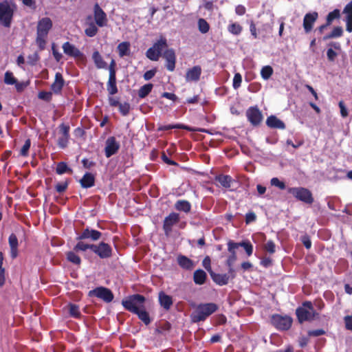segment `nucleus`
I'll return each instance as SVG.
<instances>
[{
    "instance_id": "1",
    "label": "nucleus",
    "mask_w": 352,
    "mask_h": 352,
    "mask_svg": "<svg viewBox=\"0 0 352 352\" xmlns=\"http://www.w3.org/2000/svg\"><path fill=\"white\" fill-rule=\"evenodd\" d=\"M52 27V20L45 17L38 21L37 25L36 43L40 50H43L47 43L49 31Z\"/></svg>"
},
{
    "instance_id": "2",
    "label": "nucleus",
    "mask_w": 352,
    "mask_h": 352,
    "mask_svg": "<svg viewBox=\"0 0 352 352\" xmlns=\"http://www.w3.org/2000/svg\"><path fill=\"white\" fill-rule=\"evenodd\" d=\"M218 306L213 302L199 304L191 314L193 322L204 321L208 316L214 313Z\"/></svg>"
},
{
    "instance_id": "3",
    "label": "nucleus",
    "mask_w": 352,
    "mask_h": 352,
    "mask_svg": "<svg viewBox=\"0 0 352 352\" xmlns=\"http://www.w3.org/2000/svg\"><path fill=\"white\" fill-rule=\"evenodd\" d=\"M14 8V5L10 1L0 2V24L6 28L10 26Z\"/></svg>"
},
{
    "instance_id": "4",
    "label": "nucleus",
    "mask_w": 352,
    "mask_h": 352,
    "mask_svg": "<svg viewBox=\"0 0 352 352\" xmlns=\"http://www.w3.org/2000/svg\"><path fill=\"white\" fill-rule=\"evenodd\" d=\"M145 298L140 294L129 296L122 301V305L128 311L132 313H138L140 309L144 308Z\"/></svg>"
},
{
    "instance_id": "5",
    "label": "nucleus",
    "mask_w": 352,
    "mask_h": 352,
    "mask_svg": "<svg viewBox=\"0 0 352 352\" xmlns=\"http://www.w3.org/2000/svg\"><path fill=\"white\" fill-rule=\"evenodd\" d=\"M167 45L166 39L161 37L146 51V55L147 58L153 61L158 60L162 56V51L167 47Z\"/></svg>"
},
{
    "instance_id": "6",
    "label": "nucleus",
    "mask_w": 352,
    "mask_h": 352,
    "mask_svg": "<svg viewBox=\"0 0 352 352\" xmlns=\"http://www.w3.org/2000/svg\"><path fill=\"white\" fill-rule=\"evenodd\" d=\"M316 313L312 304L309 301H306L302 306L296 309V315L300 322L313 320Z\"/></svg>"
},
{
    "instance_id": "7",
    "label": "nucleus",
    "mask_w": 352,
    "mask_h": 352,
    "mask_svg": "<svg viewBox=\"0 0 352 352\" xmlns=\"http://www.w3.org/2000/svg\"><path fill=\"white\" fill-rule=\"evenodd\" d=\"M288 192L292 194L297 199L306 204H311L314 202V198L311 191L305 188H289L288 189Z\"/></svg>"
},
{
    "instance_id": "8",
    "label": "nucleus",
    "mask_w": 352,
    "mask_h": 352,
    "mask_svg": "<svg viewBox=\"0 0 352 352\" xmlns=\"http://www.w3.org/2000/svg\"><path fill=\"white\" fill-rule=\"evenodd\" d=\"M228 251L230 252V255L228 256L226 260V265L228 267V272L230 274L231 277L233 278L235 276L234 270L233 268V265L237 259L236 256V250L237 245L236 242H234L232 240L228 241Z\"/></svg>"
},
{
    "instance_id": "9",
    "label": "nucleus",
    "mask_w": 352,
    "mask_h": 352,
    "mask_svg": "<svg viewBox=\"0 0 352 352\" xmlns=\"http://www.w3.org/2000/svg\"><path fill=\"white\" fill-rule=\"evenodd\" d=\"M88 295L90 297H97L106 302H110L113 299V294L111 291L104 287H98L94 289L90 290Z\"/></svg>"
},
{
    "instance_id": "10",
    "label": "nucleus",
    "mask_w": 352,
    "mask_h": 352,
    "mask_svg": "<svg viewBox=\"0 0 352 352\" xmlns=\"http://www.w3.org/2000/svg\"><path fill=\"white\" fill-rule=\"evenodd\" d=\"M272 323L278 329L287 330L292 326V319L289 316L274 315L272 317Z\"/></svg>"
},
{
    "instance_id": "11",
    "label": "nucleus",
    "mask_w": 352,
    "mask_h": 352,
    "mask_svg": "<svg viewBox=\"0 0 352 352\" xmlns=\"http://www.w3.org/2000/svg\"><path fill=\"white\" fill-rule=\"evenodd\" d=\"M115 67V61L112 60L109 70V77L107 82V91L110 95H114L118 92V88L116 85V71L114 69Z\"/></svg>"
},
{
    "instance_id": "12",
    "label": "nucleus",
    "mask_w": 352,
    "mask_h": 352,
    "mask_svg": "<svg viewBox=\"0 0 352 352\" xmlns=\"http://www.w3.org/2000/svg\"><path fill=\"white\" fill-rule=\"evenodd\" d=\"M93 248V252L100 258H107L112 255L111 247L104 242H101L98 245L94 244Z\"/></svg>"
},
{
    "instance_id": "13",
    "label": "nucleus",
    "mask_w": 352,
    "mask_h": 352,
    "mask_svg": "<svg viewBox=\"0 0 352 352\" xmlns=\"http://www.w3.org/2000/svg\"><path fill=\"white\" fill-rule=\"evenodd\" d=\"M94 16L96 24L100 27H105L107 25L108 19L107 14L100 7L98 3H96L94 7Z\"/></svg>"
},
{
    "instance_id": "14",
    "label": "nucleus",
    "mask_w": 352,
    "mask_h": 352,
    "mask_svg": "<svg viewBox=\"0 0 352 352\" xmlns=\"http://www.w3.org/2000/svg\"><path fill=\"white\" fill-rule=\"evenodd\" d=\"M58 145L59 147L64 148L67 146L69 138V126L64 123H62L58 126Z\"/></svg>"
},
{
    "instance_id": "15",
    "label": "nucleus",
    "mask_w": 352,
    "mask_h": 352,
    "mask_svg": "<svg viewBox=\"0 0 352 352\" xmlns=\"http://www.w3.org/2000/svg\"><path fill=\"white\" fill-rule=\"evenodd\" d=\"M120 143L116 140L114 137H109L106 140L105 144V156L110 157L113 155L116 154L120 148Z\"/></svg>"
},
{
    "instance_id": "16",
    "label": "nucleus",
    "mask_w": 352,
    "mask_h": 352,
    "mask_svg": "<svg viewBox=\"0 0 352 352\" xmlns=\"http://www.w3.org/2000/svg\"><path fill=\"white\" fill-rule=\"evenodd\" d=\"M162 56L166 61V67L170 72L174 71L175 68L176 56L174 50L167 49L162 54Z\"/></svg>"
},
{
    "instance_id": "17",
    "label": "nucleus",
    "mask_w": 352,
    "mask_h": 352,
    "mask_svg": "<svg viewBox=\"0 0 352 352\" xmlns=\"http://www.w3.org/2000/svg\"><path fill=\"white\" fill-rule=\"evenodd\" d=\"M101 236L102 233L100 232L87 228L82 230L81 234L77 237V239H90L91 241H96L99 240Z\"/></svg>"
},
{
    "instance_id": "18",
    "label": "nucleus",
    "mask_w": 352,
    "mask_h": 352,
    "mask_svg": "<svg viewBox=\"0 0 352 352\" xmlns=\"http://www.w3.org/2000/svg\"><path fill=\"white\" fill-rule=\"evenodd\" d=\"M179 220V215L175 212H171L167 216L164 221L163 228L166 235H168L172 230V227L177 223Z\"/></svg>"
},
{
    "instance_id": "19",
    "label": "nucleus",
    "mask_w": 352,
    "mask_h": 352,
    "mask_svg": "<svg viewBox=\"0 0 352 352\" xmlns=\"http://www.w3.org/2000/svg\"><path fill=\"white\" fill-rule=\"evenodd\" d=\"M62 48L64 53L67 56L75 58L84 57V54L77 47H76L75 45L69 42L64 43Z\"/></svg>"
},
{
    "instance_id": "20",
    "label": "nucleus",
    "mask_w": 352,
    "mask_h": 352,
    "mask_svg": "<svg viewBox=\"0 0 352 352\" xmlns=\"http://www.w3.org/2000/svg\"><path fill=\"white\" fill-rule=\"evenodd\" d=\"M248 120L253 124H258L263 118L261 112L256 107H251L247 111Z\"/></svg>"
},
{
    "instance_id": "21",
    "label": "nucleus",
    "mask_w": 352,
    "mask_h": 352,
    "mask_svg": "<svg viewBox=\"0 0 352 352\" xmlns=\"http://www.w3.org/2000/svg\"><path fill=\"white\" fill-rule=\"evenodd\" d=\"M318 17V14L316 12L307 13L305 14L303 19V28L305 32L308 33L311 30L313 25L315 21L317 20Z\"/></svg>"
},
{
    "instance_id": "22",
    "label": "nucleus",
    "mask_w": 352,
    "mask_h": 352,
    "mask_svg": "<svg viewBox=\"0 0 352 352\" xmlns=\"http://www.w3.org/2000/svg\"><path fill=\"white\" fill-rule=\"evenodd\" d=\"M201 74V67L196 65L187 70L185 78L186 82H197L199 80Z\"/></svg>"
},
{
    "instance_id": "23",
    "label": "nucleus",
    "mask_w": 352,
    "mask_h": 352,
    "mask_svg": "<svg viewBox=\"0 0 352 352\" xmlns=\"http://www.w3.org/2000/svg\"><path fill=\"white\" fill-rule=\"evenodd\" d=\"M343 13L346 14V30L349 32H352V1L344 8Z\"/></svg>"
},
{
    "instance_id": "24",
    "label": "nucleus",
    "mask_w": 352,
    "mask_h": 352,
    "mask_svg": "<svg viewBox=\"0 0 352 352\" xmlns=\"http://www.w3.org/2000/svg\"><path fill=\"white\" fill-rule=\"evenodd\" d=\"M8 243L10 248V256L15 258L18 256L19 242L16 236L11 234L8 238Z\"/></svg>"
},
{
    "instance_id": "25",
    "label": "nucleus",
    "mask_w": 352,
    "mask_h": 352,
    "mask_svg": "<svg viewBox=\"0 0 352 352\" xmlns=\"http://www.w3.org/2000/svg\"><path fill=\"white\" fill-rule=\"evenodd\" d=\"M211 278L219 285H225L228 283L230 276L226 274H217L211 272Z\"/></svg>"
},
{
    "instance_id": "26",
    "label": "nucleus",
    "mask_w": 352,
    "mask_h": 352,
    "mask_svg": "<svg viewBox=\"0 0 352 352\" xmlns=\"http://www.w3.org/2000/svg\"><path fill=\"white\" fill-rule=\"evenodd\" d=\"M159 302L160 305L166 310H168L173 305L172 297L163 292L159 293Z\"/></svg>"
},
{
    "instance_id": "27",
    "label": "nucleus",
    "mask_w": 352,
    "mask_h": 352,
    "mask_svg": "<svg viewBox=\"0 0 352 352\" xmlns=\"http://www.w3.org/2000/svg\"><path fill=\"white\" fill-rule=\"evenodd\" d=\"M64 85V80L61 74L56 73L55 75V80L51 86V89L55 94H59Z\"/></svg>"
},
{
    "instance_id": "28",
    "label": "nucleus",
    "mask_w": 352,
    "mask_h": 352,
    "mask_svg": "<svg viewBox=\"0 0 352 352\" xmlns=\"http://www.w3.org/2000/svg\"><path fill=\"white\" fill-rule=\"evenodd\" d=\"M215 180L218 182L221 186L225 188H230L232 186L234 179L227 175H219L216 176Z\"/></svg>"
},
{
    "instance_id": "29",
    "label": "nucleus",
    "mask_w": 352,
    "mask_h": 352,
    "mask_svg": "<svg viewBox=\"0 0 352 352\" xmlns=\"http://www.w3.org/2000/svg\"><path fill=\"white\" fill-rule=\"evenodd\" d=\"M266 124L271 128L280 129L285 128L284 122L274 116H271L267 119Z\"/></svg>"
},
{
    "instance_id": "30",
    "label": "nucleus",
    "mask_w": 352,
    "mask_h": 352,
    "mask_svg": "<svg viewBox=\"0 0 352 352\" xmlns=\"http://www.w3.org/2000/svg\"><path fill=\"white\" fill-rule=\"evenodd\" d=\"M92 59L95 65L98 69H106L107 67V63L103 60L102 56L98 51H95L92 54Z\"/></svg>"
},
{
    "instance_id": "31",
    "label": "nucleus",
    "mask_w": 352,
    "mask_h": 352,
    "mask_svg": "<svg viewBox=\"0 0 352 352\" xmlns=\"http://www.w3.org/2000/svg\"><path fill=\"white\" fill-rule=\"evenodd\" d=\"M177 262L179 266L185 270H192L194 267L192 261L185 256H179Z\"/></svg>"
},
{
    "instance_id": "32",
    "label": "nucleus",
    "mask_w": 352,
    "mask_h": 352,
    "mask_svg": "<svg viewBox=\"0 0 352 352\" xmlns=\"http://www.w3.org/2000/svg\"><path fill=\"white\" fill-rule=\"evenodd\" d=\"M80 182L82 187L88 188L94 185V177L91 173H87Z\"/></svg>"
},
{
    "instance_id": "33",
    "label": "nucleus",
    "mask_w": 352,
    "mask_h": 352,
    "mask_svg": "<svg viewBox=\"0 0 352 352\" xmlns=\"http://www.w3.org/2000/svg\"><path fill=\"white\" fill-rule=\"evenodd\" d=\"M175 208L177 210L188 213L190 211L191 205L188 201L178 200L175 204Z\"/></svg>"
},
{
    "instance_id": "34",
    "label": "nucleus",
    "mask_w": 352,
    "mask_h": 352,
    "mask_svg": "<svg viewBox=\"0 0 352 352\" xmlns=\"http://www.w3.org/2000/svg\"><path fill=\"white\" fill-rule=\"evenodd\" d=\"M207 275L202 270H197L194 272L193 279L196 284L202 285L205 283Z\"/></svg>"
},
{
    "instance_id": "35",
    "label": "nucleus",
    "mask_w": 352,
    "mask_h": 352,
    "mask_svg": "<svg viewBox=\"0 0 352 352\" xmlns=\"http://www.w3.org/2000/svg\"><path fill=\"white\" fill-rule=\"evenodd\" d=\"M118 53L120 57L127 56L130 52V44L129 42H122L118 46Z\"/></svg>"
},
{
    "instance_id": "36",
    "label": "nucleus",
    "mask_w": 352,
    "mask_h": 352,
    "mask_svg": "<svg viewBox=\"0 0 352 352\" xmlns=\"http://www.w3.org/2000/svg\"><path fill=\"white\" fill-rule=\"evenodd\" d=\"M153 87V85L151 83H148V84H146V85H143L138 90V96L140 98H144L146 96H147L151 93Z\"/></svg>"
},
{
    "instance_id": "37",
    "label": "nucleus",
    "mask_w": 352,
    "mask_h": 352,
    "mask_svg": "<svg viewBox=\"0 0 352 352\" xmlns=\"http://www.w3.org/2000/svg\"><path fill=\"white\" fill-rule=\"evenodd\" d=\"M97 25L93 22H91L88 26L85 29V34L89 37H93L96 36L98 32Z\"/></svg>"
},
{
    "instance_id": "38",
    "label": "nucleus",
    "mask_w": 352,
    "mask_h": 352,
    "mask_svg": "<svg viewBox=\"0 0 352 352\" xmlns=\"http://www.w3.org/2000/svg\"><path fill=\"white\" fill-rule=\"evenodd\" d=\"M94 245V244H89V243H85L83 241H79L74 246V250L76 252H78V251L85 252L87 250H91L93 251Z\"/></svg>"
},
{
    "instance_id": "39",
    "label": "nucleus",
    "mask_w": 352,
    "mask_h": 352,
    "mask_svg": "<svg viewBox=\"0 0 352 352\" xmlns=\"http://www.w3.org/2000/svg\"><path fill=\"white\" fill-rule=\"evenodd\" d=\"M236 244L237 245V249L239 247L243 248L248 256L252 254L253 246L249 241H242L239 243H236Z\"/></svg>"
},
{
    "instance_id": "40",
    "label": "nucleus",
    "mask_w": 352,
    "mask_h": 352,
    "mask_svg": "<svg viewBox=\"0 0 352 352\" xmlns=\"http://www.w3.org/2000/svg\"><path fill=\"white\" fill-rule=\"evenodd\" d=\"M343 30L341 27H336L333 28L331 34L324 36V40H327L332 38L340 37L342 35Z\"/></svg>"
},
{
    "instance_id": "41",
    "label": "nucleus",
    "mask_w": 352,
    "mask_h": 352,
    "mask_svg": "<svg viewBox=\"0 0 352 352\" xmlns=\"http://www.w3.org/2000/svg\"><path fill=\"white\" fill-rule=\"evenodd\" d=\"M138 316V318L144 322L146 324H148L150 323L151 320L149 318V316L148 313L145 311L144 307L140 309L139 311H138V313H135Z\"/></svg>"
},
{
    "instance_id": "42",
    "label": "nucleus",
    "mask_w": 352,
    "mask_h": 352,
    "mask_svg": "<svg viewBox=\"0 0 352 352\" xmlns=\"http://www.w3.org/2000/svg\"><path fill=\"white\" fill-rule=\"evenodd\" d=\"M273 74V69L271 66L267 65L262 67L261 70V77L264 80H268Z\"/></svg>"
},
{
    "instance_id": "43",
    "label": "nucleus",
    "mask_w": 352,
    "mask_h": 352,
    "mask_svg": "<svg viewBox=\"0 0 352 352\" xmlns=\"http://www.w3.org/2000/svg\"><path fill=\"white\" fill-rule=\"evenodd\" d=\"M198 28L200 32L206 34L209 31L210 25L205 19H199L198 20Z\"/></svg>"
},
{
    "instance_id": "44",
    "label": "nucleus",
    "mask_w": 352,
    "mask_h": 352,
    "mask_svg": "<svg viewBox=\"0 0 352 352\" xmlns=\"http://www.w3.org/2000/svg\"><path fill=\"white\" fill-rule=\"evenodd\" d=\"M67 258L69 262H71L75 265H80L81 263V259L79 257V256L77 255L74 252H67Z\"/></svg>"
},
{
    "instance_id": "45",
    "label": "nucleus",
    "mask_w": 352,
    "mask_h": 352,
    "mask_svg": "<svg viewBox=\"0 0 352 352\" xmlns=\"http://www.w3.org/2000/svg\"><path fill=\"white\" fill-rule=\"evenodd\" d=\"M56 172L58 175H62L67 172H72V170L65 162H60L57 164Z\"/></svg>"
},
{
    "instance_id": "46",
    "label": "nucleus",
    "mask_w": 352,
    "mask_h": 352,
    "mask_svg": "<svg viewBox=\"0 0 352 352\" xmlns=\"http://www.w3.org/2000/svg\"><path fill=\"white\" fill-rule=\"evenodd\" d=\"M4 82L6 85H14L16 82V79L14 78L12 72L7 71L4 75Z\"/></svg>"
},
{
    "instance_id": "47",
    "label": "nucleus",
    "mask_w": 352,
    "mask_h": 352,
    "mask_svg": "<svg viewBox=\"0 0 352 352\" xmlns=\"http://www.w3.org/2000/svg\"><path fill=\"white\" fill-rule=\"evenodd\" d=\"M228 31L232 34L239 35L242 31V27L236 23H233L228 26Z\"/></svg>"
},
{
    "instance_id": "48",
    "label": "nucleus",
    "mask_w": 352,
    "mask_h": 352,
    "mask_svg": "<svg viewBox=\"0 0 352 352\" xmlns=\"http://www.w3.org/2000/svg\"><path fill=\"white\" fill-rule=\"evenodd\" d=\"M340 16V10L338 9H336L333 12H329L327 16V25H330L334 19H338Z\"/></svg>"
},
{
    "instance_id": "49",
    "label": "nucleus",
    "mask_w": 352,
    "mask_h": 352,
    "mask_svg": "<svg viewBox=\"0 0 352 352\" xmlns=\"http://www.w3.org/2000/svg\"><path fill=\"white\" fill-rule=\"evenodd\" d=\"M69 311L70 315L74 318H78L80 316L79 307L76 305L70 304L69 307Z\"/></svg>"
},
{
    "instance_id": "50",
    "label": "nucleus",
    "mask_w": 352,
    "mask_h": 352,
    "mask_svg": "<svg viewBox=\"0 0 352 352\" xmlns=\"http://www.w3.org/2000/svg\"><path fill=\"white\" fill-rule=\"evenodd\" d=\"M270 184L272 186H276L280 190H283L285 188V184L283 182L279 180L277 177H273L270 180Z\"/></svg>"
},
{
    "instance_id": "51",
    "label": "nucleus",
    "mask_w": 352,
    "mask_h": 352,
    "mask_svg": "<svg viewBox=\"0 0 352 352\" xmlns=\"http://www.w3.org/2000/svg\"><path fill=\"white\" fill-rule=\"evenodd\" d=\"M242 82V76L239 73H236L234 76L233 78V84L232 86L234 89H237L241 87Z\"/></svg>"
},
{
    "instance_id": "52",
    "label": "nucleus",
    "mask_w": 352,
    "mask_h": 352,
    "mask_svg": "<svg viewBox=\"0 0 352 352\" xmlns=\"http://www.w3.org/2000/svg\"><path fill=\"white\" fill-rule=\"evenodd\" d=\"M118 107L122 115L126 116L129 113L130 104L128 102L120 103Z\"/></svg>"
},
{
    "instance_id": "53",
    "label": "nucleus",
    "mask_w": 352,
    "mask_h": 352,
    "mask_svg": "<svg viewBox=\"0 0 352 352\" xmlns=\"http://www.w3.org/2000/svg\"><path fill=\"white\" fill-rule=\"evenodd\" d=\"M31 146V142L30 139L25 140L24 145L21 149L20 154L22 156H27L28 155V151Z\"/></svg>"
},
{
    "instance_id": "54",
    "label": "nucleus",
    "mask_w": 352,
    "mask_h": 352,
    "mask_svg": "<svg viewBox=\"0 0 352 352\" xmlns=\"http://www.w3.org/2000/svg\"><path fill=\"white\" fill-rule=\"evenodd\" d=\"M264 248L266 251H267L270 254H273L276 251V245H275V243L272 241H268L265 244Z\"/></svg>"
},
{
    "instance_id": "55",
    "label": "nucleus",
    "mask_w": 352,
    "mask_h": 352,
    "mask_svg": "<svg viewBox=\"0 0 352 352\" xmlns=\"http://www.w3.org/2000/svg\"><path fill=\"white\" fill-rule=\"evenodd\" d=\"M29 84H30L29 81L18 82L16 80V82L14 83V85H15L16 91L18 92H21L29 85Z\"/></svg>"
},
{
    "instance_id": "56",
    "label": "nucleus",
    "mask_w": 352,
    "mask_h": 352,
    "mask_svg": "<svg viewBox=\"0 0 352 352\" xmlns=\"http://www.w3.org/2000/svg\"><path fill=\"white\" fill-rule=\"evenodd\" d=\"M39 59V56L37 52H34L28 56V63L30 65H34Z\"/></svg>"
},
{
    "instance_id": "57",
    "label": "nucleus",
    "mask_w": 352,
    "mask_h": 352,
    "mask_svg": "<svg viewBox=\"0 0 352 352\" xmlns=\"http://www.w3.org/2000/svg\"><path fill=\"white\" fill-rule=\"evenodd\" d=\"M185 127L182 126L180 124H168V125H164L160 126L158 128L159 131H165V130H170L173 129H184Z\"/></svg>"
},
{
    "instance_id": "58",
    "label": "nucleus",
    "mask_w": 352,
    "mask_h": 352,
    "mask_svg": "<svg viewBox=\"0 0 352 352\" xmlns=\"http://www.w3.org/2000/svg\"><path fill=\"white\" fill-rule=\"evenodd\" d=\"M67 186H68L67 182H63L58 183L56 185L55 188L58 192L61 193L67 189Z\"/></svg>"
},
{
    "instance_id": "59",
    "label": "nucleus",
    "mask_w": 352,
    "mask_h": 352,
    "mask_svg": "<svg viewBox=\"0 0 352 352\" xmlns=\"http://www.w3.org/2000/svg\"><path fill=\"white\" fill-rule=\"evenodd\" d=\"M210 263L211 261L209 256H206V258H204V259L202 261V265L210 273V274H211V272H212L211 269Z\"/></svg>"
},
{
    "instance_id": "60",
    "label": "nucleus",
    "mask_w": 352,
    "mask_h": 352,
    "mask_svg": "<svg viewBox=\"0 0 352 352\" xmlns=\"http://www.w3.org/2000/svg\"><path fill=\"white\" fill-rule=\"evenodd\" d=\"M338 104H339V107L340 109V114H341L342 117V118L347 117L349 115L348 109L346 107V106L344 105L343 101H340Z\"/></svg>"
},
{
    "instance_id": "61",
    "label": "nucleus",
    "mask_w": 352,
    "mask_h": 352,
    "mask_svg": "<svg viewBox=\"0 0 352 352\" xmlns=\"http://www.w3.org/2000/svg\"><path fill=\"white\" fill-rule=\"evenodd\" d=\"M346 329L352 331V316H346L344 318Z\"/></svg>"
},
{
    "instance_id": "62",
    "label": "nucleus",
    "mask_w": 352,
    "mask_h": 352,
    "mask_svg": "<svg viewBox=\"0 0 352 352\" xmlns=\"http://www.w3.org/2000/svg\"><path fill=\"white\" fill-rule=\"evenodd\" d=\"M52 94L50 92L41 91L39 92L38 97V98L44 100H50L51 99Z\"/></svg>"
},
{
    "instance_id": "63",
    "label": "nucleus",
    "mask_w": 352,
    "mask_h": 352,
    "mask_svg": "<svg viewBox=\"0 0 352 352\" xmlns=\"http://www.w3.org/2000/svg\"><path fill=\"white\" fill-rule=\"evenodd\" d=\"M324 331L322 329H316L309 331L308 335L309 336L318 337L324 334Z\"/></svg>"
},
{
    "instance_id": "64",
    "label": "nucleus",
    "mask_w": 352,
    "mask_h": 352,
    "mask_svg": "<svg viewBox=\"0 0 352 352\" xmlns=\"http://www.w3.org/2000/svg\"><path fill=\"white\" fill-rule=\"evenodd\" d=\"M156 69H151V70H148L147 72H146L144 74V78L146 80H148L150 79H151L153 77H154V76L156 74Z\"/></svg>"
}]
</instances>
